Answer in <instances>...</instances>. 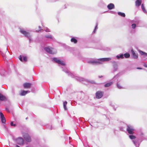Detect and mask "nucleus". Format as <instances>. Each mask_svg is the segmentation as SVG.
Here are the masks:
<instances>
[{
  "label": "nucleus",
  "instance_id": "obj_1",
  "mask_svg": "<svg viewBox=\"0 0 147 147\" xmlns=\"http://www.w3.org/2000/svg\"><path fill=\"white\" fill-rule=\"evenodd\" d=\"M23 136L26 141L29 142L31 141V138L28 134L25 133L23 135Z\"/></svg>",
  "mask_w": 147,
  "mask_h": 147
},
{
  "label": "nucleus",
  "instance_id": "obj_2",
  "mask_svg": "<svg viewBox=\"0 0 147 147\" xmlns=\"http://www.w3.org/2000/svg\"><path fill=\"white\" fill-rule=\"evenodd\" d=\"M103 92L99 91L96 93V98L98 99L101 98L103 96Z\"/></svg>",
  "mask_w": 147,
  "mask_h": 147
},
{
  "label": "nucleus",
  "instance_id": "obj_3",
  "mask_svg": "<svg viewBox=\"0 0 147 147\" xmlns=\"http://www.w3.org/2000/svg\"><path fill=\"white\" fill-rule=\"evenodd\" d=\"M17 143L20 145H23L24 143L23 139L21 137H19L16 139Z\"/></svg>",
  "mask_w": 147,
  "mask_h": 147
},
{
  "label": "nucleus",
  "instance_id": "obj_4",
  "mask_svg": "<svg viewBox=\"0 0 147 147\" xmlns=\"http://www.w3.org/2000/svg\"><path fill=\"white\" fill-rule=\"evenodd\" d=\"M52 48H50L49 47H46L45 48V50L48 53L51 54H55V52L53 51L52 50Z\"/></svg>",
  "mask_w": 147,
  "mask_h": 147
},
{
  "label": "nucleus",
  "instance_id": "obj_5",
  "mask_svg": "<svg viewBox=\"0 0 147 147\" xmlns=\"http://www.w3.org/2000/svg\"><path fill=\"white\" fill-rule=\"evenodd\" d=\"M134 130V129L129 126H127V131L128 133L130 134H134V132L133 131Z\"/></svg>",
  "mask_w": 147,
  "mask_h": 147
},
{
  "label": "nucleus",
  "instance_id": "obj_6",
  "mask_svg": "<svg viewBox=\"0 0 147 147\" xmlns=\"http://www.w3.org/2000/svg\"><path fill=\"white\" fill-rule=\"evenodd\" d=\"M54 61L56 63L61 64L62 65H64L65 63L63 61L58 59L57 58H54L53 59Z\"/></svg>",
  "mask_w": 147,
  "mask_h": 147
},
{
  "label": "nucleus",
  "instance_id": "obj_7",
  "mask_svg": "<svg viewBox=\"0 0 147 147\" xmlns=\"http://www.w3.org/2000/svg\"><path fill=\"white\" fill-rule=\"evenodd\" d=\"M20 32L21 33L24 34L25 36L29 38L30 37V35L29 33L23 30H20Z\"/></svg>",
  "mask_w": 147,
  "mask_h": 147
},
{
  "label": "nucleus",
  "instance_id": "obj_8",
  "mask_svg": "<svg viewBox=\"0 0 147 147\" xmlns=\"http://www.w3.org/2000/svg\"><path fill=\"white\" fill-rule=\"evenodd\" d=\"M0 115L2 122L3 123H5L6 122V119L4 117L3 114L1 112H0Z\"/></svg>",
  "mask_w": 147,
  "mask_h": 147
},
{
  "label": "nucleus",
  "instance_id": "obj_9",
  "mask_svg": "<svg viewBox=\"0 0 147 147\" xmlns=\"http://www.w3.org/2000/svg\"><path fill=\"white\" fill-rule=\"evenodd\" d=\"M7 100V98L6 97L0 93V100L1 101H6Z\"/></svg>",
  "mask_w": 147,
  "mask_h": 147
},
{
  "label": "nucleus",
  "instance_id": "obj_10",
  "mask_svg": "<svg viewBox=\"0 0 147 147\" xmlns=\"http://www.w3.org/2000/svg\"><path fill=\"white\" fill-rule=\"evenodd\" d=\"M23 85L24 88H28L30 87L31 86V84L30 83H26L24 84Z\"/></svg>",
  "mask_w": 147,
  "mask_h": 147
},
{
  "label": "nucleus",
  "instance_id": "obj_11",
  "mask_svg": "<svg viewBox=\"0 0 147 147\" xmlns=\"http://www.w3.org/2000/svg\"><path fill=\"white\" fill-rule=\"evenodd\" d=\"M131 53L134 58L135 59H137L138 58V55L136 54L133 50H131Z\"/></svg>",
  "mask_w": 147,
  "mask_h": 147
},
{
  "label": "nucleus",
  "instance_id": "obj_12",
  "mask_svg": "<svg viewBox=\"0 0 147 147\" xmlns=\"http://www.w3.org/2000/svg\"><path fill=\"white\" fill-rule=\"evenodd\" d=\"M114 7V5L113 3H110L107 5L108 9L110 10L112 9Z\"/></svg>",
  "mask_w": 147,
  "mask_h": 147
},
{
  "label": "nucleus",
  "instance_id": "obj_13",
  "mask_svg": "<svg viewBox=\"0 0 147 147\" xmlns=\"http://www.w3.org/2000/svg\"><path fill=\"white\" fill-rule=\"evenodd\" d=\"M142 3L141 0H137L136 1V6H140Z\"/></svg>",
  "mask_w": 147,
  "mask_h": 147
},
{
  "label": "nucleus",
  "instance_id": "obj_14",
  "mask_svg": "<svg viewBox=\"0 0 147 147\" xmlns=\"http://www.w3.org/2000/svg\"><path fill=\"white\" fill-rule=\"evenodd\" d=\"M28 92L27 91H25L24 90H22L20 93V95L22 96H24L27 94Z\"/></svg>",
  "mask_w": 147,
  "mask_h": 147
},
{
  "label": "nucleus",
  "instance_id": "obj_15",
  "mask_svg": "<svg viewBox=\"0 0 147 147\" xmlns=\"http://www.w3.org/2000/svg\"><path fill=\"white\" fill-rule=\"evenodd\" d=\"M71 41L72 42H74L75 44H76L77 42V40L74 38H72L71 39Z\"/></svg>",
  "mask_w": 147,
  "mask_h": 147
},
{
  "label": "nucleus",
  "instance_id": "obj_16",
  "mask_svg": "<svg viewBox=\"0 0 147 147\" xmlns=\"http://www.w3.org/2000/svg\"><path fill=\"white\" fill-rule=\"evenodd\" d=\"M111 60L110 58H102L100 59V60L103 61H107Z\"/></svg>",
  "mask_w": 147,
  "mask_h": 147
},
{
  "label": "nucleus",
  "instance_id": "obj_17",
  "mask_svg": "<svg viewBox=\"0 0 147 147\" xmlns=\"http://www.w3.org/2000/svg\"><path fill=\"white\" fill-rule=\"evenodd\" d=\"M113 84V82H110L109 83H107L104 86L105 87H109L111 85Z\"/></svg>",
  "mask_w": 147,
  "mask_h": 147
},
{
  "label": "nucleus",
  "instance_id": "obj_18",
  "mask_svg": "<svg viewBox=\"0 0 147 147\" xmlns=\"http://www.w3.org/2000/svg\"><path fill=\"white\" fill-rule=\"evenodd\" d=\"M118 13L119 15L122 17H125V14L124 13H121V12H118Z\"/></svg>",
  "mask_w": 147,
  "mask_h": 147
},
{
  "label": "nucleus",
  "instance_id": "obj_19",
  "mask_svg": "<svg viewBox=\"0 0 147 147\" xmlns=\"http://www.w3.org/2000/svg\"><path fill=\"white\" fill-rule=\"evenodd\" d=\"M117 57L118 59H119L120 58L123 59V54H121L119 55H117Z\"/></svg>",
  "mask_w": 147,
  "mask_h": 147
},
{
  "label": "nucleus",
  "instance_id": "obj_20",
  "mask_svg": "<svg viewBox=\"0 0 147 147\" xmlns=\"http://www.w3.org/2000/svg\"><path fill=\"white\" fill-rule=\"evenodd\" d=\"M139 52L140 53V54L142 55H147V53L142 51H139Z\"/></svg>",
  "mask_w": 147,
  "mask_h": 147
},
{
  "label": "nucleus",
  "instance_id": "obj_21",
  "mask_svg": "<svg viewBox=\"0 0 147 147\" xmlns=\"http://www.w3.org/2000/svg\"><path fill=\"white\" fill-rule=\"evenodd\" d=\"M67 104V102L66 101L64 102L63 103V107L64 109L65 110H67V108L66 107V105Z\"/></svg>",
  "mask_w": 147,
  "mask_h": 147
},
{
  "label": "nucleus",
  "instance_id": "obj_22",
  "mask_svg": "<svg viewBox=\"0 0 147 147\" xmlns=\"http://www.w3.org/2000/svg\"><path fill=\"white\" fill-rule=\"evenodd\" d=\"M124 55L125 58H128L130 56L129 54L128 53H125Z\"/></svg>",
  "mask_w": 147,
  "mask_h": 147
},
{
  "label": "nucleus",
  "instance_id": "obj_23",
  "mask_svg": "<svg viewBox=\"0 0 147 147\" xmlns=\"http://www.w3.org/2000/svg\"><path fill=\"white\" fill-rule=\"evenodd\" d=\"M141 7H142V10H143V11L144 12L146 13V11L144 7L143 4H142Z\"/></svg>",
  "mask_w": 147,
  "mask_h": 147
},
{
  "label": "nucleus",
  "instance_id": "obj_24",
  "mask_svg": "<svg viewBox=\"0 0 147 147\" xmlns=\"http://www.w3.org/2000/svg\"><path fill=\"white\" fill-rule=\"evenodd\" d=\"M129 137L131 139H135L136 138V137L133 135H130L129 136Z\"/></svg>",
  "mask_w": 147,
  "mask_h": 147
},
{
  "label": "nucleus",
  "instance_id": "obj_25",
  "mask_svg": "<svg viewBox=\"0 0 147 147\" xmlns=\"http://www.w3.org/2000/svg\"><path fill=\"white\" fill-rule=\"evenodd\" d=\"M117 87L119 89H121L122 88V86L119 83H117Z\"/></svg>",
  "mask_w": 147,
  "mask_h": 147
},
{
  "label": "nucleus",
  "instance_id": "obj_26",
  "mask_svg": "<svg viewBox=\"0 0 147 147\" xmlns=\"http://www.w3.org/2000/svg\"><path fill=\"white\" fill-rule=\"evenodd\" d=\"M46 37L47 38H52V36L51 35H48L46 36Z\"/></svg>",
  "mask_w": 147,
  "mask_h": 147
},
{
  "label": "nucleus",
  "instance_id": "obj_27",
  "mask_svg": "<svg viewBox=\"0 0 147 147\" xmlns=\"http://www.w3.org/2000/svg\"><path fill=\"white\" fill-rule=\"evenodd\" d=\"M23 60L24 61L26 62L27 61V58L26 57H23Z\"/></svg>",
  "mask_w": 147,
  "mask_h": 147
},
{
  "label": "nucleus",
  "instance_id": "obj_28",
  "mask_svg": "<svg viewBox=\"0 0 147 147\" xmlns=\"http://www.w3.org/2000/svg\"><path fill=\"white\" fill-rule=\"evenodd\" d=\"M10 125L11 126H13L14 127H15L16 126V124H13V122H11L10 123Z\"/></svg>",
  "mask_w": 147,
  "mask_h": 147
},
{
  "label": "nucleus",
  "instance_id": "obj_29",
  "mask_svg": "<svg viewBox=\"0 0 147 147\" xmlns=\"http://www.w3.org/2000/svg\"><path fill=\"white\" fill-rule=\"evenodd\" d=\"M131 26H132V27L133 28H135L136 26V24H133L132 25H131Z\"/></svg>",
  "mask_w": 147,
  "mask_h": 147
},
{
  "label": "nucleus",
  "instance_id": "obj_30",
  "mask_svg": "<svg viewBox=\"0 0 147 147\" xmlns=\"http://www.w3.org/2000/svg\"><path fill=\"white\" fill-rule=\"evenodd\" d=\"M97 27V26H96V27L95 28V29H94V33H95V31H96V28Z\"/></svg>",
  "mask_w": 147,
  "mask_h": 147
},
{
  "label": "nucleus",
  "instance_id": "obj_31",
  "mask_svg": "<svg viewBox=\"0 0 147 147\" xmlns=\"http://www.w3.org/2000/svg\"><path fill=\"white\" fill-rule=\"evenodd\" d=\"M19 59H20V60L21 61H22V57H21V56H20V57H19Z\"/></svg>",
  "mask_w": 147,
  "mask_h": 147
},
{
  "label": "nucleus",
  "instance_id": "obj_32",
  "mask_svg": "<svg viewBox=\"0 0 147 147\" xmlns=\"http://www.w3.org/2000/svg\"><path fill=\"white\" fill-rule=\"evenodd\" d=\"M133 142H134V144L135 145H136V144L137 143V142L136 141H133Z\"/></svg>",
  "mask_w": 147,
  "mask_h": 147
},
{
  "label": "nucleus",
  "instance_id": "obj_33",
  "mask_svg": "<svg viewBox=\"0 0 147 147\" xmlns=\"http://www.w3.org/2000/svg\"><path fill=\"white\" fill-rule=\"evenodd\" d=\"M137 69H142V68H140V67H137Z\"/></svg>",
  "mask_w": 147,
  "mask_h": 147
},
{
  "label": "nucleus",
  "instance_id": "obj_34",
  "mask_svg": "<svg viewBox=\"0 0 147 147\" xmlns=\"http://www.w3.org/2000/svg\"><path fill=\"white\" fill-rule=\"evenodd\" d=\"M102 77H103V76H98V77H99V78H102Z\"/></svg>",
  "mask_w": 147,
  "mask_h": 147
},
{
  "label": "nucleus",
  "instance_id": "obj_35",
  "mask_svg": "<svg viewBox=\"0 0 147 147\" xmlns=\"http://www.w3.org/2000/svg\"><path fill=\"white\" fill-rule=\"evenodd\" d=\"M144 66L145 67H147V65H144Z\"/></svg>",
  "mask_w": 147,
  "mask_h": 147
},
{
  "label": "nucleus",
  "instance_id": "obj_36",
  "mask_svg": "<svg viewBox=\"0 0 147 147\" xmlns=\"http://www.w3.org/2000/svg\"><path fill=\"white\" fill-rule=\"evenodd\" d=\"M16 147H20V146H18V145H16Z\"/></svg>",
  "mask_w": 147,
  "mask_h": 147
},
{
  "label": "nucleus",
  "instance_id": "obj_37",
  "mask_svg": "<svg viewBox=\"0 0 147 147\" xmlns=\"http://www.w3.org/2000/svg\"><path fill=\"white\" fill-rule=\"evenodd\" d=\"M4 127H5V128L6 129H7V127H6V126H4Z\"/></svg>",
  "mask_w": 147,
  "mask_h": 147
},
{
  "label": "nucleus",
  "instance_id": "obj_38",
  "mask_svg": "<svg viewBox=\"0 0 147 147\" xmlns=\"http://www.w3.org/2000/svg\"><path fill=\"white\" fill-rule=\"evenodd\" d=\"M39 28L40 29H41V28L40 26H39Z\"/></svg>",
  "mask_w": 147,
  "mask_h": 147
},
{
  "label": "nucleus",
  "instance_id": "obj_39",
  "mask_svg": "<svg viewBox=\"0 0 147 147\" xmlns=\"http://www.w3.org/2000/svg\"><path fill=\"white\" fill-rule=\"evenodd\" d=\"M138 145H139V144H138ZM139 146H138V147Z\"/></svg>",
  "mask_w": 147,
  "mask_h": 147
}]
</instances>
